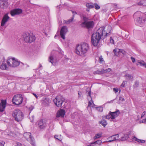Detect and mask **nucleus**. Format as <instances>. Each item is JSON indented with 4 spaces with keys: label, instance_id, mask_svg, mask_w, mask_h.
<instances>
[{
    "label": "nucleus",
    "instance_id": "f257e3e1",
    "mask_svg": "<svg viewBox=\"0 0 146 146\" xmlns=\"http://www.w3.org/2000/svg\"><path fill=\"white\" fill-rule=\"evenodd\" d=\"M111 29V27L109 25L99 28L95 33L93 34L91 37V41L93 46H97L101 39H104L109 35Z\"/></svg>",
    "mask_w": 146,
    "mask_h": 146
},
{
    "label": "nucleus",
    "instance_id": "f03ea898",
    "mask_svg": "<svg viewBox=\"0 0 146 146\" xmlns=\"http://www.w3.org/2000/svg\"><path fill=\"white\" fill-rule=\"evenodd\" d=\"M90 49L89 45L86 43L83 42L76 45L75 52L78 55L85 56Z\"/></svg>",
    "mask_w": 146,
    "mask_h": 146
},
{
    "label": "nucleus",
    "instance_id": "7ed1b4c3",
    "mask_svg": "<svg viewBox=\"0 0 146 146\" xmlns=\"http://www.w3.org/2000/svg\"><path fill=\"white\" fill-rule=\"evenodd\" d=\"M12 115L15 120L18 122L21 121L24 117L23 113L19 110H15L12 114Z\"/></svg>",
    "mask_w": 146,
    "mask_h": 146
},
{
    "label": "nucleus",
    "instance_id": "20e7f679",
    "mask_svg": "<svg viewBox=\"0 0 146 146\" xmlns=\"http://www.w3.org/2000/svg\"><path fill=\"white\" fill-rule=\"evenodd\" d=\"M83 19L84 22L81 24L82 27L88 29L93 27L94 23L93 21H89L88 18L84 16H83Z\"/></svg>",
    "mask_w": 146,
    "mask_h": 146
},
{
    "label": "nucleus",
    "instance_id": "39448f33",
    "mask_svg": "<svg viewBox=\"0 0 146 146\" xmlns=\"http://www.w3.org/2000/svg\"><path fill=\"white\" fill-rule=\"evenodd\" d=\"M23 98L21 94H17L15 95L13 98L12 101L13 104L19 105L23 102Z\"/></svg>",
    "mask_w": 146,
    "mask_h": 146
},
{
    "label": "nucleus",
    "instance_id": "423d86ee",
    "mask_svg": "<svg viewBox=\"0 0 146 146\" xmlns=\"http://www.w3.org/2000/svg\"><path fill=\"white\" fill-rule=\"evenodd\" d=\"M20 62L15 59V58H8L7 59V63L11 67H15L18 66Z\"/></svg>",
    "mask_w": 146,
    "mask_h": 146
},
{
    "label": "nucleus",
    "instance_id": "0eeeda50",
    "mask_svg": "<svg viewBox=\"0 0 146 146\" xmlns=\"http://www.w3.org/2000/svg\"><path fill=\"white\" fill-rule=\"evenodd\" d=\"M65 99L61 95H58L53 100L55 105L58 107L62 106L63 103L64 102Z\"/></svg>",
    "mask_w": 146,
    "mask_h": 146
},
{
    "label": "nucleus",
    "instance_id": "6e6552de",
    "mask_svg": "<svg viewBox=\"0 0 146 146\" xmlns=\"http://www.w3.org/2000/svg\"><path fill=\"white\" fill-rule=\"evenodd\" d=\"M24 136L26 139L29 141L33 146H35L34 139L31 136V133L26 132L24 133Z\"/></svg>",
    "mask_w": 146,
    "mask_h": 146
},
{
    "label": "nucleus",
    "instance_id": "1a4fd4ad",
    "mask_svg": "<svg viewBox=\"0 0 146 146\" xmlns=\"http://www.w3.org/2000/svg\"><path fill=\"white\" fill-rule=\"evenodd\" d=\"M146 19V15L143 13H142L140 17H139L137 20L138 23L141 26L143 25Z\"/></svg>",
    "mask_w": 146,
    "mask_h": 146
},
{
    "label": "nucleus",
    "instance_id": "9d476101",
    "mask_svg": "<svg viewBox=\"0 0 146 146\" xmlns=\"http://www.w3.org/2000/svg\"><path fill=\"white\" fill-rule=\"evenodd\" d=\"M38 127L41 130H43L47 126V123L45 120H40L38 123Z\"/></svg>",
    "mask_w": 146,
    "mask_h": 146
},
{
    "label": "nucleus",
    "instance_id": "9b49d317",
    "mask_svg": "<svg viewBox=\"0 0 146 146\" xmlns=\"http://www.w3.org/2000/svg\"><path fill=\"white\" fill-rule=\"evenodd\" d=\"M67 31V28L66 26H64L62 27L60 32V35L61 37L63 39H65V35Z\"/></svg>",
    "mask_w": 146,
    "mask_h": 146
},
{
    "label": "nucleus",
    "instance_id": "f8f14e48",
    "mask_svg": "<svg viewBox=\"0 0 146 146\" xmlns=\"http://www.w3.org/2000/svg\"><path fill=\"white\" fill-rule=\"evenodd\" d=\"M22 12V10L20 9H15L11 11L10 13L11 16H13L15 15H19Z\"/></svg>",
    "mask_w": 146,
    "mask_h": 146
},
{
    "label": "nucleus",
    "instance_id": "ddd939ff",
    "mask_svg": "<svg viewBox=\"0 0 146 146\" xmlns=\"http://www.w3.org/2000/svg\"><path fill=\"white\" fill-rule=\"evenodd\" d=\"M8 0H0V7L3 9L7 8L8 6Z\"/></svg>",
    "mask_w": 146,
    "mask_h": 146
},
{
    "label": "nucleus",
    "instance_id": "4468645a",
    "mask_svg": "<svg viewBox=\"0 0 146 146\" xmlns=\"http://www.w3.org/2000/svg\"><path fill=\"white\" fill-rule=\"evenodd\" d=\"M119 137V135L118 134H116L113 135L109 137L108 138V141H106L107 142H111L113 141H115L118 139Z\"/></svg>",
    "mask_w": 146,
    "mask_h": 146
},
{
    "label": "nucleus",
    "instance_id": "2eb2a0df",
    "mask_svg": "<svg viewBox=\"0 0 146 146\" xmlns=\"http://www.w3.org/2000/svg\"><path fill=\"white\" fill-rule=\"evenodd\" d=\"M9 19V17L8 16V14H6L4 15L2 19L1 26L2 27H3L6 24V23L8 21Z\"/></svg>",
    "mask_w": 146,
    "mask_h": 146
},
{
    "label": "nucleus",
    "instance_id": "dca6fc26",
    "mask_svg": "<svg viewBox=\"0 0 146 146\" xmlns=\"http://www.w3.org/2000/svg\"><path fill=\"white\" fill-rule=\"evenodd\" d=\"M6 101L5 100H2L1 103H0V112L3 111L6 107Z\"/></svg>",
    "mask_w": 146,
    "mask_h": 146
},
{
    "label": "nucleus",
    "instance_id": "f3484780",
    "mask_svg": "<svg viewBox=\"0 0 146 146\" xmlns=\"http://www.w3.org/2000/svg\"><path fill=\"white\" fill-rule=\"evenodd\" d=\"M110 113L111 115V119H113L119 115L120 112L118 110H117L115 112L110 111Z\"/></svg>",
    "mask_w": 146,
    "mask_h": 146
},
{
    "label": "nucleus",
    "instance_id": "a211bd4d",
    "mask_svg": "<svg viewBox=\"0 0 146 146\" xmlns=\"http://www.w3.org/2000/svg\"><path fill=\"white\" fill-rule=\"evenodd\" d=\"M51 102V100L48 98H46L42 101V104L44 106H48Z\"/></svg>",
    "mask_w": 146,
    "mask_h": 146
},
{
    "label": "nucleus",
    "instance_id": "6ab92c4d",
    "mask_svg": "<svg viewBox=\"0 0 146 146\" xmlns=\"http://www.w3.org/2000/svg\"><path fill=\"white\" fill-rule=\"evenodd\" d=\"M65 113V111L63 109H60L56 113V117H64Z\"/></svg>",
    "mask_w": 146,
    "mask_h": 146
},
{
    "label": "nucleus",
    "instance_id": "aec40b11",
    "mask_svg": "<svg viewBox=\"0 0 146 146\" xmlns=\"http://www.w3.org/2000/svg\"><path fill=\"white\" fill-rule=\"evenodd\" d=\"M131 139L133 141H136L139 143H144L145 142V141L144 140L139 139L135 136H132L131 137Z\"/></svg>",
    "mask_w": 146,
    "mask_h": 146
},
{
    "label": "nucleus",
    "instance_id": "412c9836",
    "mask_svg": "<svg viewBox=\"0 0 146 146\" xmlns=\"http://www.w3.org/2000/svg\"><path fill=\"white\" fill-rule=\"evenodd\" d=\"M86 6L87 8V11H89V9L92 8L94 7V4L92 3H87L86 4Z\"/></svg>",
    "mask_w": 146,
    "mask_h": 146
},
{
    "label": "nucleus",
    "instance_id": "4be33fe9",
    "mask_svg": "<svg viewBox=\"0 0 146 146\" xmlns=\"http://www.w3.org/2000/svg\"><path fill=\"white\" fill-rule=\"evenodd\" d=\"M30 37V33H26L24 35V40L26 42H28L29 41V39Z\"/></svg>",
    "mask_w": 146,
    "mask_h": 146
},
{
    "label": "nucleus",
    "instance_id": "5701e85b",
    "mask_svg": "<svg viewBox=\"0 0 146 146\" xmlns=\"http://www.w3.org/2000/svg\"><path fill=\"white\" fill-rule=\"evenodd\" d=\"M30 38L29 39V41L28 42L31 43L34 41L35 39V37L32 33H30Z\"/></svg>",
    "mask_w": 146,
    "mask_h": 146
},
{
    "label": "nucleus",
    "instance_id": "b1692460",
    "mask_svg": "<svg viewBox=\"0 0 146 146\" xmlns=\"http://www.w3.org/2000/svg\"><path fill=\"white\" fill-rule=\"evenodd\" d=\"M140 2L137 3L138 5H146V1L145 0H140Z\"/></svg>",
    "mask_w": 146,
    "mask_h": 146
},
{
    "label": "nucleus",
    "instance_id": "393cba45",
    "mask_svg": "<svg viewBox=\"0 0 146 146\" xmlns=\"http://www.w3.org/2000/svg\"><path fill=\"white\" fill-rule=\"evenodd\" d=\"M129 137V136L127 134H125L123 137H121L120 138L118 139L119 141H124L127 139Z\"/></svg>",
    "mask_w": 146,
    "mask_h": 146
},
{
    "label": "nucleus",
    "instance_id": "a878e982",
    "mask_svg": "<svg viewBox=\"0 0 146 146\" xmlns=\"http://www.w3.org/2000/svg\"><path fill=\"white\" fill-rule=\"evenodd\" d=\"M113 52L115 54V55L118 56V55L120 54V49L118 48H116L113 50Z\"/></svg>",
    "mask_w": 146,
    "mask_h": 146
},
{
    "label": "nucleus",
    "instance_id": "bb28decb",
    "mask_svg": "<svg viewBox=\"0 0 146 146\" xmlns=\"http://www.w3.org/2000/svg\"><path fill=\"white\" fill-rule=\"evenodd\" d=\"M73 21V17L68 20H64L63 22L67 24H69L72 22Z\"/></svg>",
    "mask_w": 146,
    "mask_h": 146
},
{
    "label": "nucleus",
    "instance_id": "cd10ccee",
    "mask_svg": "<svg viewBox=\"0 0 146 146\" xmlns=\"http://www.w3.org/2000/svg\"><path fill=\"white\" fill-rule=\"evenodd\" d=\"M0 68L3 70H7L8 68L6 64L3 63L1 66Z\"/></svg>",
    "mask_w": 146,
    "mask_h": 146
},
{
    "label": "nucleus",
    "instance_id": "c85d7f7f",
    "mask_svg": "<svg viewBox=\"0 0 146 146\" xmlns=\"http://www.w3.org/2000/svg\"><path fill=\"white\" fill-rule=\"evenodd\" d=\"M102 133L101 132L99 133L96 134L93 137V139L95 140L97 139L100 138L102 135Z\"/></svg>",
    "mask_w": 146,
    "mask_h": 146
},
{
    "label": "nucleus",
    "instance_id": "c756f323",
    "mask_svg": "<svg viewBox=\"0 0 146 146\" xmlns=\"http://www.w3.org/2000/svg\"><path fill=\"white\" fill-rule=\"evenodd\" d=\"M94 74H104V72H103V71L102 69H101L100 70H97L96 71H95L94 72Z\"/></svg>",
    "mask_w": 146,
    "mask_h": 146
},
{
    "label": "nucleus",
    "instance_id": "7c9ffc66",
    "mask_svg": "<svg viewBox=\"0 0 146 146\" xmlns=\"http://www.w3.org/2000/svg\"><path fill=\"white\" fill-rule=\"evenodd\" d=\"M100 123L105 127L107 124V123L106 121L105 120H102L100 122Z\"/></svg>",
    "mask_w": 146,
    "mask_h": 146
},
{
    "label": "nucleus",
    "instance_id": "2f4dec72",
    "mask_svg": "<svg viewBox=\"0 0 146 146\" xmlns=\"http://www.w3.org/2000/svg\"><path fill=\"white\" fill-rule=\"evenodd\" d=\"M93 104V102L91 100L90 101H89L88 103V107H92L93 108H95L96 106L95 104Z\"/></svg>",
    "mask_w": 146,
    "mask_h": 146
},
{
    "label": "nucleus",
    "instance_id": "473e14b6",
    "mask_svg": "<svg viewBox=\"0 0 146 146\" xmlns=\"http://www.w3.org/2000/svg\"><path fill=\"white\" fill-rule=\"evenodd\" d=\"M95 108H96V109L98 111L102 112L103 111V108L101 106H99L98 107H97L96 106L95 107Z\"/></svg>",
    "mask_w": 146,
    "mask_h": 146
},
{
    "label": "nucleus",
    "instance_id": "72a5a7b5",
    "mask_svg": "<svg viewBox=\"0 0 146 146\" xmlns=\"http://www.w3.org/2000/svg\"><path fill=\"white\" fill-rule=\"evenodd\" d=\"M103 71L104 72V73L109 72L111 71V69L110 68H108L106 70H104L102 69Z\"/></svg>",
    "mask_w": 146,
    "mask_h": 146
},
{
    "label": "nucleus",
    "instance_id": "f704fd0d",
    "mask_svg": "<svg viewBox=\"0 0 146 146\" xmlns=\"http://www.w3.org/2000/svg\"><path fill=\"white\" fill-rule=\"evenodd\" d=\"M145 62L143 61H139L137 62V65H139L140 66H143L144 65Z\"/></svg>",
    "mask_w": 146,
    "mask_h": 146
},
{
    "label": "nucleus",
    "instance_id": "c9c22d12",
    "mask_svg": "<svg viewBox=\"0 0 146 146\" xmlns=\"http://www.w3.org/2000/svg\"><path fill=\"white\" fill-rule=\"evenodd\" d=\"M86 92H88V95L87 96H89L91 98V91L90 90V88H87V90H86Z\"/></svg>",
    "mask_w": 146,
    "mask_h": 146
},
{
    "label": "nucleus",
    "instance_id": "e433bc0d",
    "mask_svg": "<svg viewBox=\"0 0 146 146\" xmlns=\"http://www.w3.org/2000/svg\"><path fill=\"white\" fill-rule=\"evenodd\" d=\"M102 143V141L100 140H97L95 142H94L92 143L91 144H98L99 145H100Z\"/></svg>",
    "mask_w": 146,
    "mask_h": 146
},
{
    "label": "nucleus",
    "instance_id": "4c0bfd02",
    "mask_svg": "<svg viewBox=\"0 0 146 146\" xmlns=\"http://www.w3.org/2000/svg\"><path fill=\"white\" fill-rule=\"evenodd\" d=\"M94 7L96 9H100V6L98 5L96 3H94Z\"/></svg>",
    "mask_w": 146,
    "mask_h": 146
},
{
    "label": "nucleus",
    "instance_id": "58836bf2",
    "mask_svg": "<svg viewBox=\"0 0 146 146\" xmlns=\"http://www.w3.org/2000/svg\"><path fill=\"white\" fill-rule=\"evenodd\" d=\"M54 138L59 141H61L62 140L60 136L56 135L54 136Z\"/></svg>",
    "mask_w": 146,
    "mask_h": 146
},
{
    "label": "nucleus",
    "instance_id": "ea45409f",
    "mask_svg": "<svg viewBox=\"0 0 146 146\" xmlns=\"http://www.w3.org/2000/svg\"><path fill=\"white\" fill-rule=\"evenodd\" d=\"M53 59V57L52 56H50L49 58V62H51L52 64H53V62H52Z\"/></svg>",
    "mask_w": 146,
    "mask_h": 146
},
{
    "label": "nucleus",
    "instance_id": "a19ab883",
    "mask_svg": "<svg viewBox=\"0 0 146 146\" xmlns=\"http://www.w3.org/2000/svg\"><path fill=\"white\" fill-rule=\"evenodd\" d=\"M126 76L127 77L128 79L129 80L132 79L133 78L132 76L131 75L129 74H127Z\"/></svg>",
    "mask_w": 146,
    "mask_h": 146
},
{
    "label": "nucleus",
    "instance_id": "79ce46f5",
    "mask_svg": "<svg viewBox=\"0 0 146 146\" xmlns=\"http://www.w3.org/2000/svg\"><path fill=\"white\" fill-rule=\"evenodd\" d=\"M105 117H106V118L107 119H109L110 118H111V114H110V112L109 114L108 115L106 116Z\"/></svg>",
    "mask_w": 146,
    "mask_h": 146
},
{
    "label": "nucleus",
    "instance_id": "37998d69",
    "mask_svg": "<svg viewBox=\"0 0 146 146\" xmlns=\"http://www.w3.org/2000/svg\"><path fill=\"white\" fill-rule=\"evenodd\" d=\"M99 60L100 62H101L104 61L103 59L102 58V56H100L99 58Z\"/></svg>",
    "mask_w": 146,
    "mask_h": 146
},
{
    "label": "nucleus",
    "instance_id": "c03bdc74",
    "mask_svg": "<svg viewBox=\"0 0 146 146\" xmlns=\"http://www.w3.org/2000/svg\"><path fill=\"white\" fill-rule=\"evenodd\" d=\"M110 42L112 44H114V41L113 39L111 37L110 38Z\"/></svg>",
    "mask_w": 146,
    "mask_h": 146
},
{
    "label": "nucleus",
    "instance_id": "a18cd8bd",
    "mask_svg": "<svg viewBox=\"0 0 146 146\" xmlns=\"http://www.w3.org/2000/svg\"><path fill=\"white\" fill-rule=\"evenodd\" d=\"M125 83H126V81H123L121 84V86L123 87H124L125 86Z\"/></svg>",
    "mask_w": 146,
    "mask_h": 146
},
{
    "label": "nucleus",
    "instance_id": "49530a36",
    "mask_svg": "<svg viewBox=\"0 0 146 146\" xmlns=\"http://www.w3.org/2000/svg\"><path fill=\"white\" fill-rule=\"evenodd\" d=\"M139 82L138 81H136L135 82L134 86L135 87H137L138 86Z\"/></svg>",
    "mask_w": 146,
    "mask_h": 146
},
{
    "label": "nucleus",
    "instance_id": "de8ad7c7",
    "mask_svg": "<svg viewBox=\"0 0 146 146\" xmlns=\"http://www.w3.org/2000/svg\"><path fill=\"white\" fill-rule=\"evenodd\" d=\"M122 53L123 55L125 54V52L123 50L120 49V53Z\"/></svg>",
    "mask_w": 146,
    "mask_h": 146
},
{
    "label": "nucleus",
    "instance_id": "09e8293b",
    "mask_svg": "<svg viewBox=\"0 0 146 146\" xmlns=\"http://www.w3.org/2000/svg\"><path fill=\"white\" fill-rule=\"evenodd\" d=\"M15 146H22V144L20 143L17 142L16 143Z\"/></svg>",
    "mask_w": 146,
    "mask_h": 146
},
{
    "label": "nucleus",
    "instance_id": "8fccbe9b",
    "mask_svg": "<svg viewBox=\"0 0 146 146\" xmlns=\"http://www.w3.org/2000/svg\"><path fill=\"white\" fill-rule=\"evenodd\" d=\"M34 107L33 106H31L29 108V110L31 111L34 109Z\"/></svg>",
    "mask_w": 146,
    "mask_h": 146
},
{
    "label": "nucleus",
    "instance_id": "3c124183",
    "mask_svg": "<svg viewBox=\"0 0 146 146\" xmlns=\"http://www.w3.org/2000/svg\"><path fill=\"white\" fill-rule=\"evenodd\" d=\"M146 122V118L143 119L141 121H140V123H145Z\"/></svg>",
    "mask_w": 146,
    "mask_h": 146
},
{
    "label": "nucleus",
    "instance_id": "603ef678",
    "mask_svg": "<svg viewBox=\"0 0 146 146\" xmlns=\"http://www.w3.org/2000/svg\"><path fill=\"white\" fill-rule=\"evenodd\" d=\"M113 91L115 93L117 92L118 91V89L117 88H114L113 89Z\"/></svg>",
    "mask_w": 146,
    "mask_h": 146
},
{
    "label": "nucleus",
    "instance_id": "864d4df0",
    "mask_svg": "<svg viewBox=\"0 0 146 146\" xmlns=\"http://www.w3.org/2000/svg\"><path fill=\"white\" fill-rule=\"evenodd\" d=\"M119 100L122 102H123L125 101L124 99L121 97H119Z\"/></svg>",
    "mask_w": 146,
    "mask_h": 146
},
{
    "label": "nucleus",
    "instance_id": "5fc2aeb1",
    "mask_svg": "<svg viewBox=\"0 0 146 146\" xmlns=\"http://www.w3.org/2000/svg\"><path fill=\"white\" fill-rule=\"evenodd\" d=\"M131 60L132 62H133L134 63L135 62V58H133V57H131Z\"/></svg>",
    "mask_w": 146,
    "mask_h": 146
},
{
    "label": "nucleus",
    "instance_id": "6e6d98bb",
    "mask_svg": "<svg viewBox=\"0 0 146 146\" xmlns=\"http://www.w3.org/2000/svg\"><path fill=\"white\" fill-rule=\"evenodd\" d=\"M145 111H144V112H143V113H142V114H141V117L142 118L144 116V115H145Z\"/></svg>",
    "mask_w": 146,
    "mask_h": 146
},
{
    "label": "nucleus",
    "instance_id": "4d7b16f0",
    "mask_svg": "<svg viewBox=\"0 0 146 146\" xmlns=\"http://www.w3.org/2000/svg\"><path fill=\"white\" fill-rule=\"evenodd\" d=\"M33 95L35 96V97L37 98H38V96H37L36 95V94H34V93H33Z\"/></svg>",
    "mask_w": 146,
    "mask_h": 146
},
{
    "label": "nucleus",
    "instance_id": "13d9d810",
    "mask_svg": "<svg viewBox=\"0 0 146 146\" xmlns=\"http://www.w3.org/2000/svg\"><path fill=\"white\" fill-rule=\"evenodd\" d=\"M0 146H4V145L3 143L0 142Z\"/></svg>",
    "mask_w": 146,
    "mask_h": 146
},
{
    "label": "nucleus",
    "instance_id": "bf43d9fd",
    "mask_svg": "<svg viewBox=\"0 0 146 146\" xmlns=\"http://www.w3.org/2000/svg\"><path fill=\"white\" fill-rule=\"evenodd\" d=\"M145 68H146V63L145 62L144 65H143Z\"/></svg>",
    "mask_w": 146,
    "mask_h": 146
},
{
    "label": "nucleus",
    "instance_id": "052dcab7",
    "mask_svg": "<svg viewBox=\"0 0 146 146\" xmlns=\"http://www.w3.org/2000/svg\"><path fill=\"white\" fill-rule=\"evenodd\" d=\"M80 94H81V92H80V93L79 92L78 93V94L79 96V97H80Z\"/></svg>",
    "mask_w": 146,
    "mask_h": 146
},
{
    "label": "nucleus",
    "instance_id": "680f3d73",
    "mask_svg": "<svg viewBox=\"0 0 146 146\" xmlns=\"http://www.w3.org/2000/svg\"><path fill=\"white\" fill-rule=\"evenodd\" d=\"M60 5H59V6H58L57 7V9H59L60 8Z\"/></svg>",
    "mask_w": 146,
    "mask_h": 146
},
{
    "label": "nucleus",
    "instance_id": "e2e57ef3",
    "mask_svg": "<svg viewBox=\"0 0 146 146\" xmlns=\"http://www.w3.org/2000/svg\"><path fill=\"white\" fill-rule=\"evenodd\" d=\"M73 13H74V14H77V13L76 12H74V11Z\"/></svg>",
    "mask_w": 146,
    "mask_h": 146
},
{
    "label": "nucleus",
    "instance_id": "0e129e2a",
    "mask_svg": "<svg viewBox=\"0 0 146 146\" xmlns=\"http://www.w3.org/2000/svg\"><path fill=\"white\" fill-rule=\"evenodd\" d=\"M39 65H40L39 68H40L42 66L41 64H40Z\"/></svg>",
    "mask_w": 146,
    "mask_h": 146
},
{
    "label": "nucleus",
    "instance_id": "69168bd1",
    "mask_svg": "<svg viewBox=\"0 0 146 146\" xmlns=\"http://www.w3.org/2000/svg\"><path fill=\"white\" fill-rule=\"evenodd\" d=\"M56 36L57 35H55L54 36V38H55Z\"/></svg>",
    "mask_w": 146,
    "mask_h": 146
},
{
    "label": "nucleus",
    "instance_id": "338daca9",
    "mask_svg": "<svg viewBox=\"0 0 146 146\" xmlns=\"http://www.w3.org/2000/svg\"><path fill=\"white\" fill-rule=\"evenodd\" d=\"M139 13V12H137V13L136 14H137V13Z\"/></svg>",
    "mask_w": 146,
    "mask_h": 146
},
{
    "label": "nucleus",
    "instance_id": "774afa93",
    "mask_svg": "<svg viewBox=\"0 0 146 146\" xmlns=\"http://www.w3.org/2000/svg\"><path fill=\"white\" fill-rule=\"evenodd\" d=\"M102 117L103 118H104V116H102Z\"/></svg>",
    "mask_w": 146,
    "mask_h": 146
}]
</instances>
